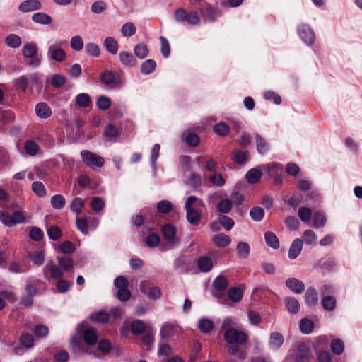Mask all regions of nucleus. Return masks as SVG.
Instances as JSON below:
<instances>
[{
    "label": "nucleus",
    "mask_w": 362,
    "mask_h": 362,
    "mask_svg": "<svg viewBox=\"0 0 362 362\" xmlns=\"http://www.w3.org/2000/svg\"><path fill=\"white\" fill-rule=\"evenodd\" d=\"M218 223L226 231H230L235 224L231 218L225 215L218 216Z\"/></svg>",
    "instance_id": "42"
},
{
    "label": "nucleus",
    "mask_w": 362,
    "mask_h": 362,
    "mask_svg": "<svg viewBox=\"0 0 362 362\" xmlns=\"http://www.w3.org/2000/svg\"><path fill=\"white\" fill-rule=\"evenodd\" d=\"M6 44L11 48H18L21 45V38L16 34H10L6 39Z\"/></svg>",
    "instance_id": "45"
},
{
    "label": "nucleus",
    "mask_w": 362,
    "mask_h": 362,
    "mask_svg": "<svg viewBox=\"0 0 362 362\" xmlns=\"http://www.w3.org/2000/svg\"><path fill=\"white\" fill-rule=\"evenodd\" d=\"M82 336L86 346L82 344L81 339L77 337H71V345L74 351L80 350L87 354L96 355V351H93L91 346L95 345L98 340L97 330L94 327L88 326L83 331Z\"/></svg>",
    "instance_id": "3"
},
{
    "label": "nucleus",
    "mask_w": 362,
    "mask_h": 362,
    "mask_svg": "<svg viewBox=\"0 0 362 362\" xmlns=\"http://www.w3.org/2000/svg\"><path fill=\"white\" fill-rule=\"evenodd\" d=\"M297 31L301 40L307 45H312L315 42V33L308 24L301 23L298 25Z\"/></svg>",
    "instance_id": "11"
},
{
    "label": "nucleus",
    "mask_w": 362,
    "mask_h": 362,
    "mask_svg": "<svg viewBox=\"0 0 362 362\" xmlns=\"http://www.w3.org/2000/svg\"><path fill=\"white\" fill-rule=\"evenodd\" d=\"M236 250L239 256L247 258L250 251V247L247 243L241 241L238 243Z\"/></svg>",
    "instance_id": "51"
},
{
    "label": "nucleus",
    "mask_w": 362,
    "mask_h": 362,
    "mask_svg": "<svg viewBox=\"0 0 362 362\" xmlns=\"http://www.w3.org/2000/svg\"><path fill=\"white\" fill-rule=\"evenodd\" d=\"M284 343L283 335L278 332H274L270 334L269 345L271 349L278 350Z\"/></svg>",
    "instance_id": "21"
},
{
    "label": "nucleus",
    "mask_w": 362,
    "mask_h": 362,
    "mask_svg": "<svg viewBox=\"0 0 362 362\" xmlns=\"http://www.w3.org/2000/svg\"><path fill=\"white\" fill-rule=\"evenodd\" d=\"M45 253L42 250H37L35 252H29L28 258L37 266H41L45 260Z\"/></svg>",
    "instance_id": "27"
},
{
    "label": "nucleus",
    "mask_w": 362,
    "mask_h": 362,
    "mask_svg": "<svg viewBox=\"0 0 362 362\" xmlns=\"http://www.w3.org/2000/svg\"><path fill=\"white\" fill-rule=\"evenodd\" d=\"M298 217L304 223H308L313 217L312 211L308 207H300L298 209Z\"/></svg>",
    "instance_id": "48"
},
{
    "label": "nucleus",
    "mask_w": 362,
    "mask_h": 362,
    "mask_svg": "<svg viewBox=\"0 0 362 362\" xmlns=\"http://www.w3.org/2000/svg\"><path fill=\"white\" fill-rule=\"evenodd\" d=\"M134 52L138 58L142 59L148 56L149 51L146 45L139 43L134 47Z\"/></svg>",
    "instance_id": "40"
},
{
    "label": "nucleus",
    "mask_w": 362,
    "mask_h": 362,
    "mask_svg": "<svg viewBox=\"0 0 362 362\" xmlns=\"http://www.w3.org/2000/svg\"><path fill=\"white\" fill-rule=\"evenodd\" d=\"M107 8V4L103 1H95L90 6V10L95 14H100L105 11Z\"/></svg>",
    "instance_id": "60"
},
{
    "label": "nucleus",
    "mask_w": 362,
    "mask_h": 362,
    "mask_svg": "<svg viewBox=\"0 0 362 362\" xmlns=\"http://www.w3.org/2000/svg\"><path fill=\"white\" fill-rule=\"evenodd\" d=\"M25 217L22 211H17L9 214L0 209V221L8 227L15 224L22 223L25 221Z\"/></svg>",
    "instance_id": "8"
},
{
    "label": "nucleus",
    "mask_w": 362,
    "mask_h": 362,
    "mask_svg": "<svg viewBox=\"0 0 362 362\" xmlns=\"http://www.w3.org/2000/svg\"><path fill=\"white\" fill-rule=\"evenodd\" d=\"M321 304L325 310L331 312L335 309L337 301L335 298L327 296L322 298Z\"/></svg>",
    "instance_id": "32"
},
{
    "label": "nucleus",
    "mask_w": 362,
    "mask_h": 362,
    "mask_svg": "<svg viewBox=\"0 0 362 362\" xmlns=\"http://www.w3.org/2000/svg\"><path fill=\"white\" fill-rule=\"evenodd\" d=\"M213 129L218 135L225 136L228 134L230 127L225 122H219L214 126Z\"/></svg>",
    "instance_id": "54"
},
{
    "label": "nucleus",
    "mask_w": 362,
    "mask_h": 362,
    "mask_svg": "<svg viewBox=\"0 0 362 362\" xmlns=\"http://www.w3.org/2000/svg\"><path fill=\"white\" fill-rule=\"evenodd\" d=\"M310 356V351L304 344H300L298 346L296 356V362H308Z\"/></svg>",
    "instance_id": "20"
},
{
    "label": "nucleus",
    "mask_w": 362,
    "mask_h": 362,
    "mask_svg": "<svg viewBox=\"0 0 362 362\" xmlns=\"http://www.w3.org/2000/svg\"><path fill=\"white\" fill-rule=\"evenodd\" d=\"M111 105V100L105 95L100 96L97 100V106L100 110H106Z\"/></svg>",
    "instance_id": "63"
},
{
    "label": "nucleus",
    "mask_w": 362,
    "mask_h": 362,
    "mask_svg": "<svg viewBox=\"0 0 362 362\" xmlns=\"http://www.w3.org/2000/svg\"><path fill=\"white\" fill-rule=\"evenodd\" d=\"M232 159L235 163L243 164L247 160V153L238 148L235 149L232 153Z\"/></svg>",
    "instance_id": "39"
},
{
    "label": "nucleus",
    "mask_w": 362,
    "mask_h": 362,
    "mask_svg": "<svg viewBox=\"0 0 362 362\" xmlns=\"http://www.w3.org/2000/svg\"><path fill=\"white\" fill-rule=\"evenodd\" d=\"M228 296L233 302L238 303L242 300L243 291L240 288L233 287L228 291Z\"/></svg>",
    "instance_id": "41"
},
{
    "label": "nucleus",
    "mask_w": 362,
    "mask_h": 362,
    "mask_svg": "<svg viewBox=\"0 0 362 362\" xmlns=\"http://www.w3.org/2000/svg\"><path fill=\"white\" fill-rule=\"evenodd\" d=\"M205 208L204 202L195 196H189L185 203L187 221L194 226H197L202 219V214Z\"/></svg>",
    "instance_id": "4"
},
{
    "label": "nucleus",
    "mask_w": 362,
    "mask_h": 362,
    "mask_svg": "<svg viewBox=\"0 0 362 362\" xmlns=\"http://www.w3.org/2000/svg\"><path fill=\"white\" fill-rule=\"evenodd\" d=\"M262 169L267 172L269 176L274 177L276 184L281 183V175L284 171V167L281 164L270 163L263 165Z\"/></svg>",
    "instance_id": "13"
},
{
    "label": "nucleus",
    "mask_w": 362,
    "mask_h": 362,
    "mask_svg": "<svg viewBox=\"0 0 362 362\" xmlns=\"http://www.w3.org/2000/svg\"><path fill=\"white\" fill-rule=\"evenodd\" d=\"M76 103L81 107H88L90 104V96L87 93H79L76 97Z\"/></svg>",
    "instance_id": "46"
},
{
    "label": "nucleus",
    "mask_w": 362,
    "mask_h": 362,
    "mask_svg": "<svg viewBox=\"0 0 362 362\" xmlns=\"http://www.w3.org/2000/svg\"><path fill=\"white\" fill-rule=\"evenodd\" d=\"M305 299L309 306L315 305L318 301L317 291L313 287L308 288L305 295Z\"/></svg>",
    "instance_id": "29"
},
{
    "label": "nucleus",
    "mask_w": 362,
    "mask_h": 362,
    "mask_svg": "<svg viewBox=\"0 0 362 362\" xmlns=\"http://www.w3.org/2000/svg\"><path fill=\"white\" fill-rule=\"evenodd\" d=\"M104 46L107 51L112 54H117L119 45L117 40L113 37H107L104 40Z\"/></svg>",
    "instance_id": "28"
},
{
    "label": "nucleus",
    "mask_w": 362,
    "mask_h": 362,
    "mask_svg": "<svg viewBox=\"0 0 362 362\" xmlns=\"http://www.w3.org/2000/svg\"><path fill=\"white\" fill-rule=\"evenodd\" d=\"M331 349L333 353L341 354L344 349L343 341L340 339H334L331 342Z\"/></svg>",
    "instance_id": "59"
},
{
    "label": "nucleus",
    "mask_w": 362,
    "mask_h": 362,
    "mask_svg": "<svg viewBox=\"0 0 362 362\" xmlns=\"http://www.w3.org/2000/svg\"><path fill=\"white\" fill-rule=\"evenodd\" d=\"M157 209L162 214H168L173 209L170 202L168 200H162L157 204Z\"/></svg>",
    "instance_id": "64"
},
{
    "label": "nucleus",
    "mask_w": 362,
    "mask_h": 362,
    "mask_svg": "<svg viewBox=\"0 0 362 362\" xmlns=\"http://www.w3.org/2000/svg\"><path fill=\"white\" fill-rule=\"evenodd\" d=\"M161 231L163 237L168 242V248H171L180 242V239L177 237L176 228L170 224L167 223L162 226Z\"/></svg>",
    "instance_id": "12"
},
{
    "label": "nucleus",
    "mask_w": 362,
    "mask_h": 362,
    "mask_svg": "<svg viewBox=\"0 0 362 362\" xmlns=\"http://www.w3.org/2000/svg\"><path fill=\"white\" fill-rule=\"evenodd\" d=\"M250 216L253 221H260L264 216V211L260 206H255L251 209Z\"/></svg>",
    "instance_id": "50"
},
{
    "label": "nucleus",
    "mask_w": 362,
    "mask_h": 362,
    "mask_svg": "<svg viewBox=\"0 0 362 362\" xmlns=\"http://www.w3.org/2000/svg\"><path fill=\"white\" fill-rule=\"evenodd\" d=\"M286 286L293 293L300 294L305 291L303 281L296 278H289L286 281Z\"/></svg>",
    "instance_id": "17"
},
{
    "label": "nucleus",
    "mask_w": 362,
    "mask_h": 362,
    "mask_svg": "<svg viewBox=\"0 0 362 362\" xmlns=\"http://www.w3.org/2000/svg\"><path fill=\"white\" fill-rule=\"evenodd\" d=\"M90 318L93 322L105 323L109 320V315L103 311H99L90 315Z\"/></svg>",
    "instance_id": "62"
},
{
    "label": "nucleus",
    "mask_w": 362,
    "mask_h": 362,
    "mask_svg": "<svg viewBox=\"0 0 362 362\" xmlns=\"http://www.w3.org/2000/svg\"><path fill=\"white\" fill-rule=\"evenodd\" d=\"M50 203L52 208L60 210L64 207L66 199L62 194H55L51 198Z\"/></svg>",
    "instance_id": "34"
},
{
    "label": "nucleus",
    "mask_w": 362,
    "mask_h": 362,
    "mask_svg": "<svg viewBox=\"0 0 362 362\" xmlns=\"http://www.w3.org/2000/svg\"><path fill=\"white\" fill-rule=\"evenodd\" d=\"M136 27L132 22L125 23L121 28V33L124 37H131L136 33Z\"/></svg>",
    "instance_id": "49"
},
{
    "label": "nucleus",
    "mask_w": 362,
    "mask_h": 362,
    "mask_svg": "<svg viewBox=\"0 0 362 362\" xmlns=\"http://www.w3.org/2000/svg\"><path fill=\"white\" fill-rule=\"evenodd\" d=\"M197 265L198 269L204 273L209 272L213 267L214 262L211 257L202 255L197 258Z\"/></svg>",
    "instance_id": "15"
},
{
    "label": "nucleus",
    "mask_w": 362,
    "mask_h": 362,
    "mask_svg": "<svg viewBox=\"0 0 362 362\" xmlns=\"http://www.w3.org/2000/svg\"><path fill=\"white\" fill-rule=\"evenodd\" d=\"M81 156L82 161L91 168L95 167L101 168L105 163L104 158L102 156L88 150L81 151Z\"/></svg>",
    "instance_id": "9"
},
{
    "label": "nucleus",
    "mask_w": 362,
    "mask_h": 362,
    "mask_svg": "<svg viewBox=\"0 0 362 362\" xmlns=\"http://www.w3.org/2000/svg\"><path fill=\"white\" fill-rule=\"evenodd\" d=\"M187 182L188 185H190L191 187L197 188L202 185L203 180L199 175L195 173H192L191 175L188 179Z\"/></svg>",
    "instance_id": "61"
},
{
    "label": "nucleus",
    "mask_w": 362,
    "mask_h": 362,
    "mask_svg": "<svg viewBox=\"0 0 362 362\" xmlns=\"http://www.w3.org/2000/svg\"><path fill=\"white\" fill-rule=\"evenodd\" d=\"M265 241L269 247L277 249L279 247V241L277 236L272 232L268 231L264 234Z\"/></svg>",
    "instance_id": "36"
},
{
    "label": "nucleus",
    "mask_w": 362,
    "mask_h": 362,
    "mask_svg": "<svg viewBox=\"0 0 362 362\" xmlns=\"http://www.w3.org/2000/svg\"><path fill=\"white\" fill-rule=\"evenodd\" d=\"M262 167L253 168L249 170L246 175L245 178L250 184H256L261 180L262 173Z\"/></svg>",
    "instance_id": "19"
},
{
    "label": "nucleus",
    "mask_w": 362,
    "mask_h": 362,
    "mask_svg": "<svg viewBox=\"0 0 362 362\" xmlns=\"http://www.w3.org/2000/svg\"><path fill=\"white\" fill-rule=\"evenodd\" d=\"M303 242L300 238H296L291 243L288 250V258L290 259H296L300 253L303 248Z\"/></svg>",
    "instance_id": "18"
},
{
    "label": "nucleus",
    "mask_w": 362,
    "mask_h": 362,
    "mask_svg": "<svg viewBox=\"0 0 362 362\" xmlns=\"http://www.w3.org/2000/svg\"><path fill=\"white\" fill-rule=\"evenodd\" d=\"M71 48L76 52L82 50L83 47V41L80 35H75L70 40Z\"/></svg>",
    "instance_id": "55"
},
{
    "label": "nucleus",
    "mask_w": 362,
    "mask_h": 362,
    "mask_svg": "<svg viewBox=\"0 0 362 362\" xmlns=\"http://www.w3.org/2000/svg\"><path fill=\"white\" fill-rule=\"evenodd\" d=\"M57 264L53 261L49 260L43 267L44 276L48 279V274L53 279H60L65 272H69L74 267V262L68 256H61L57 257Z\"/></svg>",
    "instance_id": "2"
},
{
    "label": "nucleus",
    "mask_w": 362,
    "mask_h": 362,
    "mask_svg": "<svg viewBox=\"0 0 362 362\" xmlns=\"http://www.w3.org/2000/svg\"><path fill=\"white\" fill-rule=\"evenodd\" d=\"M119 58L120 62L126 66L129 67H133L136 65V60L134 55L127 51H121L119 54Z\"/></svg>",
    "instance_id": "24"
},
{
    "label": "nucleus",
    "mask_w": 362,
    "mask_h": 362,
    "mask_svg": "<svg viewBox=\"0 0 362 362\" xmlns=\"http://www.w3.org/2000/svg\"><path fill=\"white\" fill-rule=\"evenodd\" d=\"M174 325L171 323H165L160 329V334L162 339H166L169 338L173 332Z\"/></svg>",
    "instance_id": "58"
},
{
    "label": "nucleus",
    "mask_w": 362,
    "mask_h": 362,
    "mask_svg": "<svg viewBox=\"0 0 362 362\" xmlns=\"http://www.w3.org/2000/svg\"><path fill=\"white\" fill-rule=\"evenodd\" d=\"M221 330L228 344L243 345L248 340L247 334L240 328L235 319L232 317H227L223 320Z\"/></svg>",
    "instance_id": "1"
},
{
    "label": "nucleus",
    "mask_w": 362,
    "mask_h": 362,
    "mask_svg": "<svg viewBox=\"0 0 362 362\" xmlns=\"http://www.w3.org/2000/svg\"><path fill=\"white\" fill-rule=\"evenodd\" d=\"M32 20L38 24L49 25L52 23V18L45 13L37 12L33 14Z\"/></svg>",
    "instance_id": "26"
},
{
    "label": "nucleus",
    "mask_w": 362,
    "mask_h": 362,
    "mask_svg": "<svg viewBox=\"0 0 362 362\" xmlns=\"http://www.w3.org/2000/svg\"><path fill=\"white\" fill-rule=\"evenodd\" d=\"M156 67V62L153 59L144 61L141 66V72L144 75L151 74Z\"/></svg>",
    "instance_id": "33"
},
{
    "label": "nucleus",
    "mask_w": 362,
    "mask_h": 362,
    "mask_svg": "<svg viewBox=\"0 0 362 362\" xmlns=\"http://www.w3.org/2000/svg\"><path fill=\"white\" fill-rule=\"evenodd\" d=\"M199 329L204 334L209 333L214 329V322L208 318H202L199 321Z\"/></svg>",
    "instance_id": "35"
},
{
    "label": "nucleus",
    "mask_w": 362,
    "mask_h": 362,
    "mask_svg": "<svg viewBox=\"0 0 362 362\" xmlns=\"http://www.w3.org/2000/svg\"><path fill=\"white\" fill-rule=\"evenodd\" d=\"M299 328L302 333L308 334L313 331L314 324L313 321L303 318L300 321Z\"/></svg>",
    "instance_id": "37"
},
{
    "label": "nucleus",
    "mask_w": 362,
    "mask_h": 362,
    "mask_svg": "<svg viewBox=\"0 0 362 362\" xmlns=\"http://www.w3.org/2000/svg\"><path fill=\"white\" fill-rule=\"evenodd\" d=\"M99 78L105 87L110 89L119 88L124 84L119 75H116L110 70L103 71L100 74Z\"/></svg>",
    "instance_id": "7"
},
{
    "label": "nucleus",
    "mask_w": 362,
    "mask_h": 362,
    "mask_svg": "<svg viewBox=\"0 0 362 362\" xmlns=\"http://www.w3.org/2000/svg\"><path fill=\"white\" fill-rule=\"evenodd\" d=\"M201 13L206 22H214L220 16L219 10L209 4H206L204 8H202Z\"/></svg>",
    "instance_id": "14"
},
{
    "label": "nucleus",
    "mask_w": 362,
    "mask_h": 362,
    "mask_svg": "<svg viewBox=\"0 0 362 362\" xmlns=\"http://www.w3.org/2000/svg\"><path fill=\"white\" fill-rule=\"evenodd\" d=\"M257 149L259 153L264 154L269 150L268 143L259 134L255 135Z\"/></svg>",
    "instance_id": "43"
},
{
    "label": "nucleus",
    "mask_w": 362,
    "mask_h": 362,
    "mask_svg": "<svg viewBox=\"0 0 362 362\" xmlns=\"http://www.w3.org/2000/svg\"><path fill=\"white\" fill-rule=\"evenodd\" d=\"M23 55L30 59L28 65L37 68L41 64V58L38 55V46L35 42H28L23 45L22 49Z\"/></svg>",
    "instance_id": "6"
},
{
    "label": "nucleus",
    "mask_w": 362,
    "mask_h": 362,
    "mask_svg": "<svg viewBox=\"0 0 362 362\" xmlns=\"http://www.w3.org/2000/svg\"><path fill=\"white\" fill-rule=\"evenodd\" d=\"M285 304L288 311L291 314H296L300 310L299 303L294 297L286 298L285 299Z\"/></svg>",
    "instance_id": "31"
},
{
    "label": "nucleus",
    "mask_w": 362,
    "mask_h": 362,
    "mask_svg": "<svg viewBox=\"0 0 362 362\" xmlns=\"http://www.w3.org/2000/svg\"><path fill=\"white\" fill-rule=\"evenodd\" d=\"M63 42H56L51 44L47 49V57L49 59L62 62L66 58L65 51L61 47Z\"/></svg>",
    "instance_id": "10"
},
{
    "label": "nucleus",
    "mask_w": 362,
    "mask_h": 362,
    "mask_svg": "<svg viewBox=\"0 0 362 362\" xmlns=\"http://www.w3.org/2000/svg\"><path fill=\"white\" fill-rule=\"evenodd\" d=\"M213 286L218 291H224L228 286V281L226 276L218 275L213 282Z\"/></svg>",
    "instance_id": "30"
},
{
    "label": "nucleus",
    "mask_w": 362,
    "mask_h": 362,
    "mask_svg": "<svg viewBox=\"0 0 362 362\" xmlns=\"http://www.w3.org/2000/svg\"><path fill=\"white\" fill-rule=\"evenodd\" d=\"M211 242L218 247H226L230 244L231 239L226 234L219 233L212 237Z\"/></svg>",
    "instance_id": "23"
},
{
    "label": "nucleus",
    "mask_w": 362,
    "mask_h": 362,
    "mask_svg": "<svg viewBox=\"0 0 362 362\" xmlns=\"http://www.w3.org/2000/svg\"><path fill=\"white\" fill-rule=\"evenodd\" d=\"M76 227L83 234L88 235L89 233V225L88 221L85 218H76Z\"/></svg>",
    "instance_id": "57"
},
{
    "label": "nucleus",
    "mask_w": 362,
    "mask_h": 362,
    "mask_svg": "<svg viewBox=\"0 0 362 362\" xmlns=\"http://www.w3.org/2000/svg\"><path fill=\"white\" fill-rule=\"evenodd\" d=\"M175 19L180 23H187L189 25H197L201 21V17L197 11L187 12L184 8H178L174 13Z\"/></svg>",
    "instance_id": "5"
},
{
    "label": "nucleus",
    "mask_w": 362,
    "mask_h": 362,
    "mask_svg": "<svg viewBox=\"0 0 362 362\" xmlns=\"http://www.w3.org/2000/svg\"><path fill=\"white\" fill-rule=\"evenodd\" d=\"M35 113L41 119H47L52 115V110L49 105L43 102L39 103L35 106Z\"/></svg>",
    "instance_id": "22"
},
{
    "label": "nucleus",
    "mask_w": 362,
    "mask_h": 362,
    "mask_svg": "<svg viewBox=\"0 0 362 362\" xmlns=\"http://www.w3.org/2000/svg\"><path fill=\"white\" fill-rule=\"evenodd\" d=\"M83 206L84 201L80 197H76L72 200L70 204V210L78 215Z\"/></svg>",
    "instance_id": "53"
},
{
    "label": "nucleus",
    "mask_w": 362,
    "mask_h": 362,
    "mask_svg": "<svg viewBox=\"0 0 362 362\" xmlns=\"http://www.w3.org/2000/svg\"><path fill=\"white\" fill-rule=\"evenodd\" d=\"M312 221L311 226L315 228H320L325 225L327 218L324 213L316 211L313 215Z\"/></svg>",
    "instance_id": "25"
},
{
    "label": "nucleus",
    "mask_w": 362,
    "mask_h": 362,
    "mask_svg": "<svg viewBox=\"0 0 362 362\" xmlns=\"http://www.w3.org/2000/svg\"><path fill=\"white\" fill-rule=\"evenodd\" d=\"M228 353L231 355H236L238 358L244 359L246 357V352L240 349L239 344H228Z\"/></svg>",
    "instance_id": "52"
},
{
    "label": "nucleus",
    "mask_w": 362,
    "mask_h": 362,
    "mask_svg": "<svg viewBox=\"0 0 362 362\" xmlns=\"http://www.w3.org/2000/svg\"><path fill=\"white\" fill-rule=\"evenodd\" d=\"M232 202L228 199H223L217 204V210L222 214H228L232 209Z\"/></svg>",
    "instance_id": "44"
},
{
    "label": "nucleus",
    "mask_w": 362,
    "mask_h": 362,
    "mask_svg": "<svg viewBox=\"0 0 362 362\" xmlns=\"http://www.w3.org/2000/svg\"><path fill=\"white\" fill-rule=\"evenodd\" d=\"M32 190L39 197H44L46 195V189L41 182H34L32 184Z\"/></svg>",
    "instance_id": "56"
},
{
    "label": "nucleus",
    "mask_w": 362,
    "mask_h": 362,
    "mask_svg": "<svg viewBox=\"0 0 362 362\" xmlns=\"http://www.w3.org/2000/svg\"><path fill=\"white\" fill-rule=\"evenodd\" d=\"M146 329L145 323L140 320H133L131 323L132 332L135 335L142 334Z\"/></svg>",
    "instance_id": "38"
},
{
    "label": "nucleus",
    "mask_w": 362,
    "mask_h": 362,
    "mask_svg": "<svg viewBox=\"0 0 362 362\" xmlns=\"http://www.w3.org/2000/svg\"><path fill=\"white\" fill-rule=\"evenodd\" d=\"M303 238L305 243L309 245H316L317 235L311 230H306L303 232Z\"/></svg>",
    "instance_id": "47"
},
{
    "label": "nucleus",
    "mask_w": 362,
    "mask_h": 362,
    "mask_svg": "<svg viewBox=\"0 0 362 362\" xmlns=\"http://www.w3.org/2000/svg\"><path fill=\"white\" fill-rule=\"evenodd\" d=\"M41 8L42 4L38 0H26L19 5L18 10L23 13H27L39 10Z\"/></svg>",
    "instance_id": "16"
}]
</instances>
